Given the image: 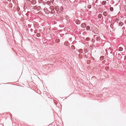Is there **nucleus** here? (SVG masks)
I'll use <instances>...</instances> for the list:
<instances>
[{"instance_id": "f257e3e1", "label": "nucleus", "mask_w": 126, "mask_h": 126, "mask_svg": "<svg viewBox=\"0 0 126 126\" xmlns=\"http://www.w3.org/2000/svg\"><path fill=\"white\" fill-rule=\"evenodd\" d=\"M40 7H37L36 6H34L33 8L35 10H34V11H35V10H37L38 11L40 9Z\"/></svg>"}, {"instance_id": "f03ea898", "label": "nucleus", "mask_w": 126, "mask_h": 126, "mask_svg": "<svg viewBox=\"0 0 126 126\" xmlns=\"http://www.w3.org/2000/svg\"><path fill=\"white\" fill-rule=\"evenodd\" d=\"M81 26L82 27L84 28L86 26V25L85 23H83L81 25Z\"/></svg>"}, {"instance_id": "7ed1b4c3", "label": "nucleus", "mask_w": 126, "mask_h": 126, "mask_svg": "<svg viewBox=\"0 0 126 126\" xmlns=\"http://www.w3.org/2000/svg\"><path fill=\"white\" fill-rule=\"evenodd\" d=\"M103 14L105 16H106L107 15L108 13L106 12L105 11L103 12Z\"/></svg>"}, {"instance_id": "20e7f679", "label": "nucleus", "mask_w": 126, "mask_h": 126, "mask_svg": "<svg viewBox=\"0 0 126 126\" xmlns=\"http://www.w3.org/2000/svg\"><path fill=\"white\" fill-rule=\"evenodd\" d=\"M76 23L77 24H79L80 23V22L79 20H77L76 21Z\"/></svg>"}, {"instance_id": "39448f33", "label": "nucleus", "mask_w": 126, "mask_h": 126, "mask_svg": "<svg viewBox=\"0 0 126 126\" xmlns=\"http://www.w3.org/2000/svg\"><path fill=\"white\" fill-rule=\"evenodd\" d=\"M119 25L120 26H122V25H123V23L121 22H120L119 24Z\"/></svg>"}, {"instance_id": "423d86ee", "label": "nucleus", "mask_w": 126, "mask_h": 126, "mask_svg": "<svg viewBox=\"0 0 126 126\" xmlns=\"http://www.w3.org/2000/svg\"><path fill=\"white\" fill-rule=\"evenodd\" d=\"M59 7L58 6H56L55 7V10H56V11H58L59 10Z\"/></svg>"}, {"instance_id": "0eeeda50", "label": "nucleus", "mask_w": 126, "mask_h": 126, "mask_svg": "<svg viewBox=\"0 0 126 126\" xmlns=\"http://www.w3.org/2000/svg\"><path fill=\"white\" fill-rule=\"evenodd\" d=\"M96 39L97 40L99 41L100 39V37L99 36H98L96 37Z\"/></svg>"}, {"instance_id": "6e6552de", "label": "nucleus", "mask_w": 126, "mask_h": 126, "mask_svg": "<svg viewBox=\"0 0 126 126\" xmlns=\"http://www.w3.org/2000/svg\"><path fill=\"white\" fill-rule=\"evenodd\" d=\"M105 68L106 70H108L109 69V67L108 66H106L105 67Z\"/></svg>"}, {"instance_id": "1a4fd4ad", "label": "nucleus", "mask_w": 126, "mask_h": 126, "mask_svg": "<svg viewBox=\"0 0 126 126\" xmlns=\"http://www.w3.org/2000/svg\"><path fill=\"white\" fill-rule=\"evenodd\" d=\"M106 1H103L102 2V4L103 5H104L105 4H106Z\"/></svg>"}, {"instance_id": "9d476101", "label": "nucleus", "mask_w": 126, "mask_h": 126, "mask_svg": "<svg viewBox=\"0 0 126 126\" xmlns=\"http://www.w3.org/2000/svg\"><path fill=\"white\" fill-rule=\"evenodd\" d=\"M50 8L51 10H54V7L53 6H50Z\"/></svg>"}, {"instance_id": "9b49d317", "label": "nucleus", "mask_w": 126, "mask_h": 126, "mask_svg": "<svg viewBox=\"0 0 126 126\" xmlns=\"http://www.w3.org/2000/svg\"><path fill=\"white\" fill-rule=\"evenodd\" d=\"M90 27L88 26H87L86 27V29L87 30H89L90 29Z\"/></svg>"}, {"instance_id": "f8f14e48", "label": "nucleus", "mask_w": 126, "mask_h": 126, "mask_svg": "<svg viewBox=\"0 0 126 126\" xmlns=\"http://www.w3.org/2000/svg\"><path fill=\"white\" fill-rule=\"evenodd\" d=\"M91 61L90 60H88L87 61V63L88 64H89L91 62Z\"/></svg>"}, {"instance_id": "ddd939ff", "label": "nucleus", "mask_w": 126, "mask_h": 126, "mask_svg": "<svg viewBox=\"0 0 126 126\" xmlns=\"http://www.w3.org/2000/svg\"><path fill=\"white\" fill-rule=\"evenodd\" d=\"M110 10L111 11H113V8L112 7H110Z\"/></svg>"}, {"instance_id": "4468645a", "label": "nucleus", "mask_w": 126, "mask_h": 126, "mask_svg": "<svg viewBox=\"0 0 126 126\" xmlns=\"http://www.w3.org/2000/svg\"><path fill=\"white\" fill-rule=\"evenodd\" d=\"M119 50L120 51H122L123 50V48L121 47H119Z\"/></svg>"}, {"instance_id": "2eb2a0df", "label": "nucleus", "mask_w": 126, "mask_h": 126, "mask_svg": "<svg viewBox=\"0 0 126 126\" xmlns=\"http://www.w3.org/2000/svg\"><path fill=\"white\" fill-rule=\"evenodd\" d=\"M88 7L89 8H90L91 7V5H88Z\"/></svg>"}, {"instance_id": "dca6fc26", "label": "nucleus", "mask_w": 126, "mask_h": 126, "mask_svg": "<svg viewBox=\"0 0 126 126\" xmlns=\"http://www.w3.org/2000/svg\"><path fill=\"white\" fill-rule=\"evenodd\" d=\"M99 17L100 18V17H101V15H99Z\"/></svg>"}, {"instance_id": "f3484780", "label": "nucleus", "mask_w": 126, "mask_h": 126, "mask_svg": "<svg viewBox=\"0 0 126 126\" xmlns=\"http://www.w3.org/2000/svg\"><path fill=\"white\" fill-rule=\"evenodd\" d=\"M89 39H90V38H86V40H89Z\"/></svg>"}, {"instance_id": "a211bd4d", "label": "nucleus", "mask_w": 126, "mask_h": 126, "mask_svg": "<svg viewBox=\"0 0 126 126\" xmlns=\"http://www.w3.org/2000/svg\"><path fill=\"white\" fill-rule=\"evenodd\" d=\"M85 52H87V50H85Z\"/></svg>"}, {"instance_id": "6ab92c4d", "label": "nucleus", "mask_w": 126, "mask_h": 126, "mask_svg": "<svg viewBox=\"0 0 126 126\" xmlns=\"http://www.w3.org/2000/svg\"><path fill=\"white\" fill-rule=\"evenodd\" d=\"M125 58H124V60H125L126 59V57L125 56H124Z\"/></svg>"}, {"instance_id": "aec40b11", "label": "nucleus", "mask_w": 126, "mask_h": 126, "mask_svg": "<svg viewBox=\"0 0 126 126\" xmlns=\"http://www.w3.org/2000/svg\"><path fill=\"white\" fill-rule=\"evenodd\" d=\"M103 58V57H100V58Z\"/></svg>"}, {"instance_id": "412c9836", "label": "nucleus", "mask_w": 126, "mask_h": 126, "mask_svg": "<svg viewBox=\"0 0 126 126\" xmlns=\"http://www.w3.org/2000/svg\"><path fill=\"white\" fill-rule=\"evenodd\" d=\"M125 23L126 24V20L125 21Z\"/></svg>"}, {"instance_id": "4be33fe9", "label": "nucleus", "mask_w": 126, "mask_h": 126, "mask_svg": "<svg viewBox=\"0 0 126 126\" xmlns=\"http://www.w3.org/2000/svg\"><path fill=\"white\" fill-rule=\"evenodd\" d=\"M96 35H95L94 36V37H96Z\"/></svg>"}, {"instance_id": "5701e85b", "label": "nucleus", "mask_w": 126, "mask_h": 126, "mask_svg": "<svg viewBox=\"0 0 126 126\" xmlns=\"http://www.w3.org/2000/svg\"><path fill=\"white\" fill-rule=\"evenodd\" d=\"M72 47H74V46H72Z\"/></svg>"}, {"instance_id": "b1692460", "label": "nucleus", "mask_w": 126, "mask_h": 126, "mask_svg": "<svg viewBox=\"0 0 126 126\" xmlns=\"http://www.w3.org/2000/svg\"><path fill=\"white\" fill-rule=\"evenodd\" d=\"M53 0H52V1H51L52 2L53 1Z\"/></svg>"}]
</instances>
